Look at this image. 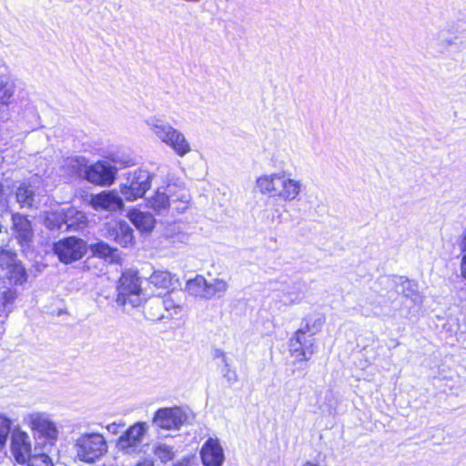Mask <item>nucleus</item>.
<instances>
[{"instance_id":"obj_1","label":"nucleus","mask_w":466,"mask_h":466,"mask_svg":"<svg viewBox=\"0 0 466 466\" xmlns=\"http://www.w3.org/2000/svg\"><path fill=\"white\" fill-rule=\"evenodd\" d=\"M326 321L321 313L307 316L302 325L289 340L290 354L298 360H309L315 353V339L313 338L319 332Z\"/></svg>"},{"instance_id":"obj_2","label":"nucleus","mask_w":466,"mask_h":466,"mask_svg":"<svg viewBox=\"0 0 466 466\" xmlns=\"http://www.w3.org/2000/svg\"><path fill=\"white\" fill-rule=\"evenodd\" d=\"M145 122L156 138L172 149L177 156L183 157L192 151L185 134L168 122L157 116H150Z\"/></svg>"},{"instance_id":"obj_3","label":"nucleus","mask_w":466,"mask_h":466,"mask_svg":"<svg viewBox=\"0 0 466 466\" xmlns=\"http://www.w3.org/2000/svg\"><path fill=\"white\" fill-rule=\"evenodd\" d=\"M190 200L191 196L184 186L169 183L157 188L156 194L148 200V205L158 214L170 208L182 212L187 208Z\"/></svg>"},{"instance_id":"obj_4","label":"nucleus","mask_w":466,"mask_h":466,"mask_svg":"<svg viewBox=\"0 0 466 466\" xmlns=\"http://www.w3.org/2000/svg\"><path fill=\"white\" fill-rule=\"evenodd\" d=\"M25 420L37 444L43 443L44 450L50 451L59 437L58 427L52 420L51 415L46 412L35 411L29 413Z\"/></svg>"},{"instance_id":"obj_5","label":"nucleus","mask_w":466,"mask_h":466,"mask_svg":"<svg viewBox=\"0 0 466 466\" xmlns=\"http://www.w3.org/2000/svg\"><path fill=\"white\" fill-rule=\"evenodd\" d=\"M73 449L76 458L92 463L106 453L107 443L100 433H82L75 440Z\"/></svg>"},{"instance_id":"obj_6","label":"nucleus","mask_w":466,"mask_h":466,"mask_svg":"<svg viewBox=\"0 0 466 466\" xmlns=\"http://www.w3.org/2000/svg\"><path fill=\"white\" fill-rule=\"evenodd\" d=\"M152 175L143 168L128 173L127 182L120 185V193L127 201L142 198L151 186Z\"/></svg>"},{"instance_id":"obj_7","label":"nucleus","mask_w":466,"mask_h":466,"mask_svg":"<svg viewBox=\"0 0 466 466\" xmlns=\"http://www.w3.org/2000/svg\"><path fill=\"white\" fill-rule=\"evenodd\" d=\"M143 301L142 289L136 272L127 271L119 279L118 295L116 302L119 305L138 307Z\"/></svg>"},{"instance_id":"obj_8","label":"nucleus","mask_w":466,"mask_h":466,"mask_svg":"<svg viewBox=\"0 0 466 466\" xmlns=\"http://www.w3.org/2000/svg\"><path fill=\"white\" fill-rule=\"evenodd\" d=\"M149 426L147 422H136L117 440V449L128 455H137L143 451L145 436Z\"/></svg>"},{"instance_id":"obj_9","label":"nucleus","mask_w":466,"mask_h":466,"mask_svg":"<svg viewBox=\"0 0 466 466\" xmlns=\"http://www.w3.org/2000/svg\"><path fill=\"white\" fill-rule=\"evenodd\" d=\"M187 411L178 406L160 408L156 410L152 424L164 431L179 430L188 420Z\"/></svg>"},{"instance_id":"obj_10","label":"nucleus","mask_w":466,"mask_h":466,"mask_svg":"<svg viewBox=\"0 0 466 466\" xmlns=\"http://www.w3.org/2000/svg\"><path fill=\"white\" fill-rule=\"evenodd\" d=\"M439 46L443 49L466 47V19L450 21L444 30L439 33Z\"/></svg>"},{"instance_id":"obj_11","label":"nucleus","mask_w":466,"mask_h":466,"mask_svg":"<svg viewBox=\"0 0 466 466\" xmlns=\"http://www.w3.org/2000/svg\"><path fill=\"white\" fill-rule=\"evenodd\" d=\"M53 249L61 262L68 264L83 258L86 243L76 237H68L55 243Z\"/></svg>"},{"instance_id":"obj_12","label":"nucleus","mask_w":466,"mask_h":466,"mask_svg":"<svg viewBox=\"0 0 466 466\" xmlns=\"http://www.w3.org/2000/svg\"><path fill=\"white\" fill-rule=\"evenodd\" d=\"M118 167L112 166L107 161L99 160L85 169V179L98 186L112 185L116 177Z\"/></svg>"},{"instance_id":"obj_13","label":"nucleus","mask_w":466,"mask_h":466,"mask_svg":"<svg viewBox=\"0 0 466 466\" xmlns=\"http://www.w3.org/2000/svg\"><path fill=\"white\" fill-rule=\"evenodd\" d=\"M85 222L86 217L84 213L72 208L66 210L52 212L46 218V225L50 229H61L64 225L66 228H73L80 227Z\"/></svg>"},{"instance_id":"obj_14","label":"nucleus","mask_w":466,"mask_h":466,"mask_svg":"<svg viewBox=\"0 0 466 466\" xmlns=\"http://www.w3.org/2000/svg\"><path fill=\"white\" fill-rule=\"evenodd\" d=\"M31 441L29 435L23 431L15 430L11 436V452L15 460L21 464L31 456Z\"/></svg>"},{"instance_id":"obj_15","label":"nucleus","mask_w":466,"mask_h":466,"mask_svg":"<svg viewBox=\"0 0 466 466\" xmlns=\"http://www.w3.org/2000/svg\"><path fill=\"white\" fill-rule=\"evenodd\" d=\"M285 171L262 174L256 179L258 191L268 197L279 198Z\"/></svg>"},{"instance_id":"obj_16","label":"nucleus","mask_w":466,"mask_h":466,"mask_svg":"<svg viewBox=\"0 0 466 466\" xmlns=\"http://www.w3.org/2000/svg\"><path fill=\"white\" fill-rule=\"evenodd\" d=\"M90 205L96 210L116 211L124 207L121 197L115 190L102 191L92 195Z\"/></svg>"},{"instance_id":"obj_17","label":"nucleus","mask_w":466,"mask_h":466,"mask_svg":"<svg viewBox=\"0 0 466 466\" xmlns=\"http://www.w3.org/2000/svg\"><path fill=\"white\" fill-rule=\"evenodd\" d=\"M200 455L204 466H222L225 461L224 451L218 439L207 440Z\"/></svg>"},{"instance_id":"obj_18","label":"nucleus","mask_w":466,"mask_h":466,"mask_svg":"<svg viewBox=\"0 0 466 466\" xmlns=\"http://www.w3.org/2000/svg\"><path fill=\"white\" fill-rule=\"evenodd\" d=\"M12 229L18 242L23 247H28L34 237L30 220L25 216L15 213L12 216Z\"/></svg>"},{"instance_id":"obj_19","label":"nucleus","mask_w":466,"mask_h":466,"mask_svg":"<svg viewBox=\"0 0 466 466\" xmlns=\"http://www.w3.org/2000/svg\"><path fill=\"white\" fill-rule=\"evenodd\" d=\"M303 187L302 180L296 179L291 177L290 173L285 172L278 198L285 202L296 201L299 198Z\"/></svg>"},{"instance_id":"obj_20","label":"nucleus","mask_w":466,"mask_h":466,"mask_svg":"<svg viewBox=\"0 0 466 466\" xmlns=\"http://www.w3.org/2000/svg\"><path fill=\"white\" fill-rule=\"evenodd\" d=\"M109 237L123 247L131 245L134 241L133 229L126 221H117L108 227Z\"/></svg>"},{"instance_id":"obj_21","label":"nucleus","mask_w":466,"mask_h":466,"mask_svg":"<svg viewBox=\"0 0 466 466\" xmlns=\"http://www.w3.org/2000/svg\"><path fill=\"white\" fill-rule=\"evenodd\" d=\"M130 221L141 231H150L154 228L155 218L148 212L133 209L128 212Z\"/></svg>"},{"instance_id":"obj_22","label":"nucleus","mask_w":466,"mask_h":466,"mask_svg":"<svg viewBox=\"0 0 466 466\" xmlns=\"http://www.w3.org/2000/svg\"><path fill=\"white\" fill-rule=\"evenodd\" d=\"M15 197L21 208H32L36 203L35 189L32 185L21 184L16 189Z\"/></svg>"},{"instance_id":"obj_23","label":"nucleus","mask_w":466,"mask_h":466,"mask_svg":"<svg viewBox=\"0 0 466 466\" xmlns=\"http://www.w3.org/2000/svg\"><path fill=\"white\" fill-rule=\"evenodd\" d=\"M208 281L202 275H197L186 283V290L194 297L206 299Z\"/></svg>"},{"instance_id":"obj_24","label":"nucleus","mask_w":466,"mask_h":466,"mask_svg":"<svg viewBox=\"0 0 466 466\" xmlns=\"http://www.w3.org/2000/svg\"><path fill=\"white\" fill-rule=\"evenodd\" d=\"M149 281L157 288L167 289L177 283L178 279L169 271L157 270L152 273Z\"/></svg>"},{"instance_id":"obj_25","label":"nucleus","mask_w":466,"mask_h":466,"mask_svg":"<svg viewBox=\"0 0 466 466\" xmlns=\"http://www.w3.org/2000/svg\"><path fill=\"white\" fill-rule=\"evenodd\" d=\"M229 285L227 280L216 278L208 282L206 299H211L215 297L222 298L228 290Z\"/></svg>"},{"instance_id":"obj_26","label":"nucleus","mask_w":466,"mask_h":466,"mask_svg":"<svg viewBox=\"0 0 466 466\" xmlns=\"http://www.w3.org/2000/svg\"><path fill=\"white\" fill-rule=\"evenodd\" d=\"M398 292L402 293L406 298L411 299L414 302L421 301V298L417 290V285L408 279L399 278Z\"/></svg>"},{"instance_id":"obj_27","label":"nucleus","mask_w":466,"mask_h":466,"mask_svg":"<svg viewBox=\"0 0 466 466\" xmlns=\"http://www.w3.org/2000/svg\"><path fill=\"white\" fill-rule=\"evenodd\" d=\"M64 167L72 174L83 175L85 177V169L88 167V160L83 156H73L65 159Z\"/></svg>"},{"instance_id":"obj_28","label":"nucleus","mask_w":466,"mask_h":466,"mask_svg":"<svg viewBox=\"0 0 466 466\" xmlns=\"http://www.w3.org/2000/svg\"><path fill=\"white\" fill-rule=\"evenodd\" d=\"M156 302L157 306H163L165 310L168 312L167 318H172L181 310L180 299L175 298V294L173 293L166 295L161 300L157 299Z\"/></svg>"},{"instance_id":"obj_29","label":"nucleus","mask_w":466,"mask_h":466,"mask_svg":"<svg viewBox=\"0 0 466 466\" xmlns=\"http://www.w3.org/2000/svg\"><path fill=\"white\" fill-rule=\"evenodd\" d=\"M6 276L15 285H21L27 279L25 268L17 262L6 271Z\"/></svg>"},{"instance_id":"obj_30","label":"nucleus","mask_w":466,"mask_h":466,"mask_svg":"<svg viewBox=\"0 0 466 466\" xmlns=\"http://www.w3.org/2000/svg\"><path fill=\"white\" fill-rule=\"evenodd\" d=\"M15 86L12 81L0 82V106H8L14 96Z\"/></svg>"},{"instance_id":"obj_31","label":"nucleus","mask_w":466,"mask_h":466,"mask_svg":"<svg viewBox=\"0 0 466 466\" xmlns=\"http://www.w3.org/2000/svg\"><path fill=\"white\" fill-rule=\"evenodd\" d=\"M16 298V292L10 289L0 291V311L8 314Z\"/></svg>"},{"instance_id":"obj_32","label":"nucleus","mask_w":466,"mask_h":466,"mask_svg":"<svg viewBox=\"0 0 466 466\" xmlns=\"http://www.w3.org/2000/svg\"><path fill=\"white\" fill-rule=\"evenodd\" d=\"M183 226L179 223L170 225L167 229V234L175 241L186 243L188 240V234L184 232Z\"/></svg>"},{"instance_id":"obj_33","label":"nucleus","mask_w":466,"mask_h":466,"mask_svg":"<svg viewBox=\"0 0 466 466\" xmlns=\"http://www.w3.org/2000/svg\"><path fill=\"white\" fill-rule=\"evenodd\" d=\"M154 453L162 462L169 461L174 457L173 448L167 444H157Z\"/></svg>"},{"instance_id":"obj_34","label":"nucleus","mask_w":466,"mask_h":466,"mask_svg":"<svg viewBox=\"0 0 466 466\" xmlns=\"http://www.w3.org/2000/svg\"><path fill=\"white\" fill-rule=\"evenodd\" d=\"M16 262V255L10 250H0V268L8 270Z\"/></svg>"},{"instance_id":"obj_35","label":"nucleus","mask_w":466,"mask_h":466,"mask_svg":"<svg viewBox=\"0 0 466 466\" xmlns=\"http://www.w3.org/2000/svg\"><path fill=\"white\" fill-rule=\"evenodd\" d=\"M26 462L27 466H53V462L46 453L30 456Z\"/></svg>"},{"instance_id":"obj_36","label":"nucleus","mask_w":466,"mask_h":466,"mask_svg":"<svg viewBox=\"0 0 466 466\" xmlns=\"http://www.w3.org/2000/svg\"><path fill=\"white\" fill-rule=\"evenodd\" d=\"M92 251L102 258L112 257L115 251L108 244L105 242H97L91 246Z\"/></svg>"},{"instance_id":"obj_37","label":"nucleus","mask_w":466,"mask_h":466,"mask_svg":"<svg viewBox=\"0 0 466 466\" xmlns=\"http://www.w3.org/2000/svg\"><path fill=\"white\" fill-rule=\"evenodd\" d=\"M10 420L4 416H0V448L5 444L7 437L10 433Z\"/></svg>"},{"instance_id":"obj_38","label":"nucleus","mask_w":466,"mask_h":466,"mask_svg":"<svg viewBox=\"0 0 466 466\" xmlns=\"http://www.w3.org/2000/svg\"><path fill=\"white\" fill-rule=\"evenodd\" d=\"M216 358H220L221 361L224 363L225 367L227 368V371L225 372L224 376L229 382H235L237 380V374L235 371H231L228 369V358L224 351L218 350L215 353Z\"/></svg>"},{"instance_id":"obj_39","label":"nucleus","mask_w":466,"mask_h":466,"mask_svg":"<svg viewBox=\"0 0 466 466\" xmlns=\"http://www.w3.org/2000/svg\"><path fill=\"white\" fill-rule=\"evenodd\" d=\"M109 160L114 164L113 166L117 167H127L133 164L132 158L128 156H120L117 154H113L110 156Z\"/></svg>"},{"instance_id":"obj_40","label":"nucleus","mask_w":466,"mask_h":466,"mask_svg":"<svg viewBox=\"0 0 466 466\" xmlns=\"http://www.w3.org/2000/svg\"><path fill=\"white\" fill-rule=\"evenodd\" d=\"M301 300V298L298 292H289L283 296V303L285 305L298 304Z\"/></svg>"},{"instance_id":"obj_41","label":"nucleus","mask_w":466,"mask_h":466,"mask_svg":"<svg viewBox=\"0 0 466 466\" xmlns=\"http://www.w3.org/2000/svg\"><path fill=\"white\" fill-rule=\"evenodd\" d=\"M461 277L466 279V254L462 256L461 262Z\"/></svg>"},{"instance_id":"obj_42","label":"nucleus","mask_w":466,"mask_h":466,"mask_svg":"<svg viewBox=\"0 0 466 466\" xmlns=\"http://www.w3.org/2000/svg\"><path fill=\"white\" fill-rule=\"evenodd\" d=\"M136 466H154V464L150 461H144L142 462L137 463Z\"/></svg>"},{"instance_id":"obj_43","label":"nucleus","mask_w":466,"mask_h":466,"mask_svg":"<svg viewBox=\"0 0 466 466\" xmlns=\"http://www.w3.org/2000/svg\"><path fill=\"white\" fill-rule=\"evenodd\" d=\"M461 248L462 251H466V233L464 234L461 243Z\"/></svg>"},{"instance_id":"obj_44","label":"nucleus","mask_w":466,"mask_h":466,"mask_svg":"<svg viewBox=\"0 0 466 466\" xmlns=\"http://www.w3.org/2000/svg\"><path fill=\"white\" fill-rule=\"evenodd\" d=\"M302 466H320L319 463L317 462H312V461H306L305 463H303Z\"/></svg>"},{"instance_id":"obj_45","label":"nucleus","mask_w":466,"mask_h":466,"mask_svg":"<svg viewBox=\"0 0 466 466\" xmlns=\"http://www.w3.org/2000/svg\"><path fill=\"white\" fill-rule=\"evenodd\" d=\"M107 429H108V431H114L116 429V423H112V424L107 426Z\"/></svg>"},{"instance_id":"obj_46","label":"nucleus","mask_w":466,"mask_h":466,"mask_svg":"<svg viewBox=\"0 0 466 466\" xmlns=\"http://www.w3.org/2000/svg\"><path fill=\"white\" fill-rule=\"evenodd\" d=\"M164 318H165V316H164V315H160V316H157V317H156V318H154V317H153V318H152V319H153V320H161V319H163Z\"/></svg>"},{"instance_id":"obj_47","label":"nucleus","mask_w":466,"mask_h":466,"mask_svg":"<svg viewBox=\"0 0 466 466\" xmlns=\"http://www.w3.org/2000/svg\"><path fill=\"white\" fill-rule=\"evenodd\" d=\"M465 370H466V365H465Z\"/></svg>"}]
</instances>
